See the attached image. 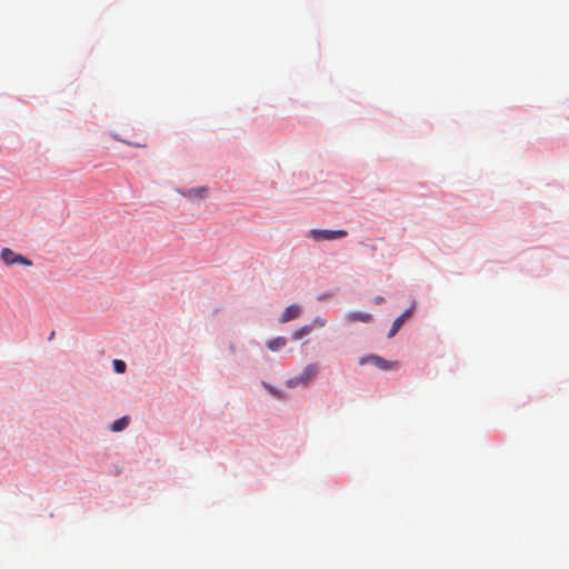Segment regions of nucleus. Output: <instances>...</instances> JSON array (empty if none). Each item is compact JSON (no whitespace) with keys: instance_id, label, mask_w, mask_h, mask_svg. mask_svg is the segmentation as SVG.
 Instances as JSON below:
<instances>
[{"instance_id":"f257e3e1","label":"nucleus","mask_w":569,"mask_h":569,"mask_svg":"<svg viewBox=\"0 0 569 569\" xmlns=\"http://www.w3.org/2000/svg\"><path fill=\"white\" fill-rule=\"evenodd\" d=\"M0 261L6 267H14V266L31 267V266H33V262L29 258L14 252L10 248H2L0 250Z\"/></svg>"},{"instance_id":"f03ea898","label":"nucleus","mask_w":569,"mask_h":569,"mask_svg":"<svg viewBox=\"0 0 569 569\" xmlns=\"http://www.w3.org/2000/svg\"><path fill=\"white\" fill-rule=\"evenodd\" d=\"M318 371H319V368L316 363H310L308 366L305 367L303 371L299 375V376H296L293 378H290L288 381H287V386L289 388H293V387H297L299 385H308L312 379L316 378V376L318 375Z\"/></svg>"},{"instance_id":"7ed1b4c3","label":"nucleus","mask_w":569,"mask_h":569,"mask_svg":"<svg viewBox=\"0 0 569 569\" xmlns=\"http://www.w3.org/2000/svg\"><path fill=\"white\" fill-rule=\"evenodd\" d=\"M359 363L361 366H363L366 363H372L377 368H379L381 370H385V371L396 370L399 367L397 361H388V360H386V359H383V358H381L379 356H376V355H370V356L362 357L359 360Z\"/></svg>"},{"instance_id":"20e7f679","label":"nucleus","mask_w":569,"mask_h":569,"mask_svg":"<svg viewBox=\"0 0 569 569\" xmlns=\"http://www.w3.org/2000/svg\"><path fill=\"white\" fill-rule=\"evenodd\" d=\"M347 234H348V232L346 230H321V229L310 230V236L316 241L335 240V239L343 238Z\"/></svg>"},{"instance_id":"39448f33","label":"nucleus","mask_w":569,"mask_h":569,"mask_svg":"<svg viewBox=\"0 0 569 569\" xmlns=\"http://www.w3.org/2000/svg\"><path fill=\"white\" fill-rule=\"evenodd\" d=\"M300 311H301V309H300V307H299V306H297V305H290V306H288V307L283 310V312H282V313H281V316H280L279 321H280L281 323H286V322H288V321H290V320H292V319H296V318H298V317H299Z\"/></svg>"},{"instance_id":"423d86ee","label":"nucleus","mask_w":569,"mask_h":569,"mask_svg":"<svg viewBox=\"0 0 569 569\" xmlns=\"http://www.w3.org/2000/svg\"><path fill=\"white\" fill-rule=\"evenodd\" d=\"M347 319L350 322H355V321L370 322L372 320V316L367 312H351L347 316Z\"/></svg>"},{"instance_id":"0eeeda50","label":"nucleus","mask_w":569,"mask_h":569,"mask_svg":"<svg viewBox=\"0 0 569 569\" xmlns=\"http://www.w3.org/2000/svg\"><path fill=\"white\" fill-rule=\"evenodd\" d=\"M287 345V339L284 337H277L268 341L267 346L271 351H278Z\"/></svg>"},{"instance_id":"6e6552de","label":"nucleus","mask_w":569,"mask_h":569,"mask_svg":"<svg viewBox=\"0 0 569 569\" xmlns=\"http://www.w3.org/2000/svg\"><path fill=\"white\" fill-rule=\"evenodd\" d=\"M129 421H130V420H129V418H128V417H122V418H120V419H117V420H114V421L112 422V425H111V428H110V429H111L113 432L122 431V430H124V429L128 427Z\"/></svg>"},{"instance_id":"1a4fd4ad","label":"nucleus","mask_w":569,"mask_h":569,"mask_svg":"<svg viewBox=\"0 0 569 569\" xmlns=\"http://www.w3.org/2000/svg\"><path fill=\"white\" fill-rule=\"evenodd\" d=\"M312 330H313V326L312 325H306V326L299 328L298 330H296L292 333V339L293 340H299L302 337L309 335Z\"/></svg>"},{"instance_id":"9d476101","label":"nucleus","mask_w":569,"mask_h":569,"mask_svg":"<svg viewBox=\"0 0 569 569\" xmlns=\"http://www.w3.org/2000/svg\"><path fill=\"white\" fill-rule=\"evenodd\" d=\"M402 325H403L402 318L397 317L391 326L388 337L389 338L393 337L399 331V329L402 327Z\"/></svg>"},{"instance_id":"9b49d317","label":"nucleus","mask_w":569,"mask_h":569,"mask_svg":"<svg viewBox=\"0 0 569 569\" xmlns=\"http://www.w3.org/2000/svg\"><path fill=\"white\" fill-rule=\"evenodd\" d=\"M113 368L116 372L123 373L126 371V363L122 360H114Z\"/></svg>"},{"instance_id":"f8f14e48","label":"nucleus","mask_w":569,"mask_h":569,"mask_svg":"<svg viewBox=\"0 0 569 569\" xmlns=\"http://www.w3.org/2000/svg\"><path fill=\"white\" fill-rule=\"evenodd\" d=\"M190 193L196 198H203L207 193V189L206 188L192 189V190H190Z\"/></svg>"},{"instance_id":"ddd939ff","label":"nucleus","mask_w":569,"mask_h":569,"mask_svg":"<svg viewBox=\"0 0 569 569\" xmlns=\"http://www.w3.org/2000/svg\"><path fill=\"white\" fill-rule=\"evenodd\" d=\"M312 326H313V327H315V326L323 327V326H326V319L320 318V317H317V318L315 319V321H313V325H312Z\"/></svg>"},{"instance_id":"4468645a","label":"nucleus","mask_w":569,"mask_h":569,"mask_svg":"<svg viewBox=\"0 0 569 569\" xmlns=\"http://www.w3.org/2000/svg\"><path fill=\"white\" fill-rule=\"evenodd\" d=\"M411 313V308L407 309L403 313H401L398 318H402V321L405 322L406 318L409 317Z\"/></svg>"},{"instance_id":"2eb2a0df","label":"nucleus","mask_w":569,"mask_h":569,"mask_svg":"<svg viewBox=\"0 0 569 569\" xmlns=\"http://www.w3.org/2000/svg\"><path fill=\"white\" fill-rule=\"evenodd\" d=\"M127 143H128V144H130V146H133V147H136V148H146V147H147V144H146V143H139V142H136V143H133V142H127Z\"/></svg>"},{"instance_id":"dca6fc26","label":"nucleus","mask_w":569,"mask_h":569,"mask_svg":"<svg viewBox=\"0 0 569 569\" xmlns=\"http://www.w3.org/2000/svg\"><path fill=\"white\" fill-rule=\"evenodd\" d=\"M266 388H267L271 393H273V395H276V396L280 397V393H279V392H277L276 390H273L271 387L266 386Z\"/></svg>"},{"instance_id":"f3484780","label":"nucleus","mask_w":569,"mask_h":569,"mask_svg":"<svg viewBox=\"0 0 569 569\" xmlns=\"http://www.w3.org/2000/svg\"><path fill=\"white\" fill-rule=\"evenodd\" d=\"M375 301H376L377 303H380V302H382V301H383V298H382V297H377V298L375 299Z\"/></svg>"}]
</instances>
